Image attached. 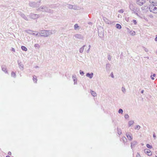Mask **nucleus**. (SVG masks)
<instances>
[{"label": "nucleus", "mask_w": 157, "mask_h": 157, "mask_svg": "<svg viewBox=\"0 0 157 157\" xmlns=\"http://www.w3.org/2000/svg\"><path fill=\"white\" fill-rule=\"evenodd\" d=\"M56 32L55 30H41L40 33L43 35H40L41 37H48L49 35L55 33Z\"/></svg>", "instance_id": "f257e3e1"}, {"label": "nucleus", "mask_w": 157, "mask_h": 157, "mask_svg": "<svg viewBox=\"0 0 157 157\" xmlns=\"http://www.w3.org/2000/svg\"><path fill=\"white\" fill-rule=\"evenodd\" d=\"M149 9L151 12L154 13H157V3L151 4L150 5Z\"/></svg>", "instance_id": "f03ea898"}, {"label": "nucleus", "mask_w": 157, "mask_h": 157, "mask_svg": "<svg viewBox=\"0 0 157 157\" xmlns=\"http://www.w3.org/2000/svg\"><path fill=\"white\" fill-rule=\"evenodd\" d=\"M37 11H41L43 12H50V10L49 8L46 6H41L37 9Z\"/></svg>", "instance_id": "7ed1b4c3"}, {"label": "nucleus", "mask_w": 157, "mask_h": 157, "mask_svg": "<svg viewBox=\"0 0 157 157\" xmlns=\"http://www.w3.org/2000/svg\"><path fill=\"white\" fill-rule=\"evenodd\" d=\"M29 17L31 19H35L38 18L40 16L38 14L31 13L29 15Z\"/></svg>", "instance_id": "20e7f679"}, {"label": "nucleus", "mask_w": 157, "mask_h": 157, "mask_svg": "<svg viewBox=\"0 0 157 157\" xmlns=\"http://www.w3.org/2000/svg\"><path fill=\"white\" fill-rule=\"evenodd\" d=\"M136 3L140 6H142L145 2V0H136Z\"/></svg>", "instance_id": "39448f33"}, {"label": "nucleus", "mask_w": 157, "mask_h": 157, "mask_svg": "<svg viewBox=\"0 0 157 157\" xmlns=\"http://www.w3.org/2000/svg\"><path fill=\"white\" fill-rule=\"evenodd\" d=\"M74 36L76 38L79 39H82L83 38V36L80 34H76L74 35Z\"/></svg>", "instance_id": "423d86ee"}, {"label": "nucleus", "mask_w": 157, "mask_h": 157, "mask_svg": "<svg viewBox=\"0 0 157 157\" xmlns=\"http://www.w3.org/2000/svg\"><path fill=\"white\" fill-rule=\"evenodd\" d=\"M29 5L33 7H35L37 6V3L34 2H31L29 3Z\"/></svg>", "instance_id": "0eeeda50"}, {"label": "nucleus", "mask_w": 157, "mask_h": 157, "mask_svg": "<svg viewBox=\"0 0 157 157\" xmlns=\"http://www.w3.org/2000/svg\"><path fill=\"white\" fill-rule=\"evenodd\" d=\"M144 152L148 156H150L152 154L151 151L147 149H146L144 150Z\"/></svg>", "instance_id": "6e6552de"}, {"label": "nucleus", "mask_w": 157, "mask_h": 157, "mask_svg": "<svg viewBox=\"0 0 157 157\" xmlns=\"http://www.w3.org/2000/svg\"><path fill=\"white\" fill-rule=\"evenodd\" d=\"M103 20L106 24H109L111 23V21L105 17H103Z\"/></svg>", "instance_id": "1a4fd4ad"}, {"label": "nucleus", "mask_w": 157, "mask_h": 157, "mask_svg": "<svg viewBox=\"0 0 157 157\" xmlns=\"http://www.w3.org/2000/svg\"><path fill=\"white\" fill-rule=\"evenodd\" d=\"M94 74L93 73H87L86 74V76L87 77H89L90 79L92 78Z\"/></svg>", "instance_id": "9d476101"}, {"label": "nucleus", "mask_w": 157, "mask_h": 157, "mask_svg": "<svg viewBox=\"0 0 157 157\" xmlns=\"http://www.w3.org/2000/svg\"><path fill=\"white\" fill-rule=\"evenodd\" d=\"M2 69L5 73H8V71L6 68V67L5 66H2Z\"/></svg>", "instance_id": "9b49d317"}, {"label": "nucleus", "mask_w": 157, "mask_h": 157, "mask_svg": "<svg viewBox=\"0 0 157 157\" xmlns=\"http://www.w3.org/2000/svg\"><path fill=\"white\" fill-rule=\"evenodd\" d=\"M110 66H111L110 65L109 63L107 64L106 65L105 67H106V69L107 71H109L110 70Z\"/></svg>", "instance_id": "f8f14e48"}, {"label": "nucleus", "mask_w": 157, "mask_h": 157, "mask_svg": "<svg viewBox=\"0 0 157 157\" xmlns=\"http://www.w3.org/2000/svg\"><path fill=\"white\" fill-rule=\"evenodd\" d=\"M137 144V142L136 141H134L131 143V147L132 148L133 147L135 146Z\"/></svg>", "instance_id": "ddd939ff"}, {"label": "nucleus", "mask_w": 157, "mask_h": 157, "mask_svg": "<svg viewBox=\"0 0 157 157\" xmlns=\"http://www.w3.org/2000/svg\"><path fill=\"white\" fill-rule=\"evenodd\" d=\"M72 9L76 10H80V8L77 6L73 5Z\"/></svg>", "instance_id": "4468645a"}, {"label": "nucleus", "mask_w": 157, "mask_h": 157, "mask_svg": "<svg viewBox=\"0 0 157 157\" xmlns=\"http://www.w3.org/2000/svg\"><path fill=\"white\" fill-rule=\"evenodd\" d=\"M21 17L24 19L26 21H28L29 20L26 16L23 13H21Z\"/></svg>", "instance_id": "2eb2a0df"}, {"label": "nucleus", "mask_w": 157, "mask_h": 157, "mask_svg": "<svg viewBox=\"0 0 157 157\" xmlns=\"http://www.w3.org/2000/svg\"><path fill=\"white\" fill-rule=\"evenodd\" d=\"M18 63L19 67L21 69L23 70L24 67L23 65L21 62L19 63L18 61Z\"/></svg>", "instance_id": "dca6fc26"}, {"label": "nucleus", "mask_w": 157, "mask_h": 157, "mask_svg": "<svg viewBox=\"0 0 157 157\" xmlns=\"http://www.w3.org/2000/svg\"><path fill=\"white\" fill-rule=\"evenodd\" d=\"M126 136L128 140H131L132 139V137L131 135L127 133Z\"/></svg>", "instance_id": "f3484780"}, {"label": "nucleus", "mask_w": 157, "mask_h": 157, "mask_svg": "<svg viewBox=\"0 0 157 157\" xmlns=\"http://www.w3.org/2000/svg\"><path fill=\"white\" fill-rule=\"evenodd\" d=\"M85 46L86 45H84L80 48L79 50V52L80 53H82L83 52L84 50V48Z\"/></svg>", "instance_id": "a211bd4d"}, {"label": "nucleus", "mask_w": 157, "mask_h": 157, "mask_svg": "<svg viewBox=\"0 0 157 157\" xmlns=\"http://www.w3.org/2000/svg\"><path fill=\"white\" fill-rule=\"evenodd\" d=\"M25 32L28 33H29L30 34H32V33L34 32L32 30H30L28 29V30H26L25 31Z\"/></svg>", "instance_id": "6ab92c4d"}, {"label": "nucleus", "mask_w": 157, "mask_h": 157, "mask_svg": "<svg viewBox=\"0 0 157 157\" xmlns=\"http://www.w3.org/2000/svg\"><path fill=\"white\" fill-rule=\"evenodd\" d=\"M79 27L77 24H75L74 25V29L75 30L79 29Z\"/></svg>", "instance_id": "aec40b11"}, {"label": "nucleus", "mask_w": 157, "mask_h": 157, "mask_svg": "<svg viewBox=\"0 0 157 157\" xmlns=\"http://www.w3.org/2000/svg\"><path fill=\"white\" fill-rule=\"evenodd\" d=\"M134 123V122L133 121H131L128 122V124L129 127L131 125H132Z\"/></svg>", "instance_id": "412c9836"}, {"label": "nucleus", "mask_w": 157, "mask_h": 157, "mask_svg": "<svg viewBox=\"0 0 157 157\" xmlns=\"http://www.w3.org/2000/svg\"><path fill=\"white\" fill-rule=\"evenodd\" d=\"M91 94H92V95L94 96V97H95L96 96L97 94H96V92H95L94 91H91Z\"/></svg>", "instance_id": "4be33fe9"}, {"label": "nucleus", "mask_w": 157, "mask_h": 157, "mask_svg": "<svg viewBox=\"0 0 157 157\" xmlns=\"http://www.w3.org/2000/svg\"><path fill=\"white\" fill-rule=\"evenodd\" d=\"M34 47L35 48H37L38 49H39L40 48V45L38 44H35L34 45Z\"/></svg>", "instance_id": "5701e85b"}, {"label": "nucleus", "mask_w": 157, "mask_h": 157, "mask_svg": "<svg viewBox=\"0 0 157 157\" xmlns=\"http://www.w3.org/2000/svg\"><path fill=\"white\" fill-rule=\"evenodd\" d=\"M116 27L118 29H120L121 28V26L119 24H117L116 25Z\"/></svg>", "instance_id": "b1692460"}, {"label": "nucleus", "mask_w": 157, "mask_h": 157, "mask_svg": "<svg viewBox=\"0 0 157 157\" xmlns=\"http://www.w3.org/2000/svg\"><path fill=\"white\" fill-rule=\"evenodd\" d=\"M21 48L23 50L25 51H26L27 50V48L24 46H22L21 47Z\"/></svg>", "instance_id": "393cba45"}, {"label": "nucleus", "mask_w": 157, "mask_h": 157, "mask_svg": "<svg viewBox=\"0 0 157 157\" xmlns=\"http://www.w3.org/2000/svg\"><path fill=\"white\" fill-rule=\"evenodd\" d=\"M123 142L124 143H126L127 141V139L125 137H123L122 138Z\"/></svg>", "instance_id": "a878e982"}, {"label": "nucleus", "mask_w": 157, "mask_h": 157, "mask_svg": "<svg viewBox=\"0 0 157 157\" xmlns=\"http://www.w3.org/2000/svg\"><path fill=\"white\" fill-rule=\"evenodd\" d=\"M11 75L14 78H15L16 75L15 73L13 71L11 73Z\"/></svg>", "instance_id": "bb28decb"}, {"label": "nucleus", "mask_w": 157, "mask_h": 157, "mask_svg": "<svg viewBox=\"0 0 157 157\" xmlns=\"http://www.w3.org/2000/svg\"><path fill=\"white\" fill-rule=\"evenodd\" d=\"M130 33L132 36H135L136 35V33L134 31H132Z\"/></svg>", "instance_id": "cd10ccee"}, {"label": "nucleus", "mask_w": 157, "mask_h": 157, "mask_svg": "<svg viewBox=\"0 0 157 157\" xmlns=\"http://www.w3.org/2000/svg\"><path fill=\"white\" fill-rule=\"evenodd\" d=\"M146 146L148 148H152V146L150 145L149 144H147L146 145Z\"/></svg>", "instance_id": "c85d7f7f"}, {"label": "nucleus", "mask_w": 157, "mask_h": 157, "mask_svg": "<svg viewBox=\"0 0 157 157\" xmlns=\"http://www.w3.org/2000/svg\"><path fill=\"white\" fill-rule=\"evenodd\" d=\"M123 110H122V109H119V110H118V113H119L122 114L123 113Z\"/></svg>", "instance_id": "c756f323"}, {"label": "nucleus", "mask_w": 157, "mask_h": 157, "mask_svg": "<svg viewBox=\"0 0 157 157\" xmlns=\"http://www.w3.org/2000/svg\"><path fill=\"white\" fill-rule=\"evenodd\" d=\"M118 133L119 135H120L121 134V132L120 129L117 128Z\"/></svg>", "instance_id": "7c9ffc66"}, {"label": "nucleus", "mask_w": 157, "mask_h": 157, "mask_svg": "<svg viewBox=\"0 0 157 157\" xmlns=\"http://www.w3.org/2000/svg\"><path fill=\"white\" fill-rule=\"evenodd\" d=\"M67 7H68L69 9H72V8H73V5H70V4H69V5H68Z\"/></svg>", "instance_id": "2f4dec72"}, {"label": "nucleus", "mask_w": 157, "mask_h": 157, "mask_svg": "<svg viewBox=\"0 0 157 157\" xmlns=\"http://www.w3.org/2000/svg\"><path fill=\"white\" fill-rule=\"evenodd\" d=\"M122 91L124 93H125L126 92V89L124 87H122Z\"/></svg>", "instance_id": "473e14b6"}, {"label": "nucleus", "mask_w": 157, "mask_h": 157, "mask_svg": "<svg viewBox=\"0 0 157 157\" xmlns=\"http://www.w3.org/2000/svg\"><path fill=\"white\" fill-rule=\"evenodd\" d=\"M124 117L125 119H128L129 117L128 115L127 114H125L124 115Z\"/></svg>", "instance_id": "72a5a7b5"}, {"label": "nucleus", "mask_w": 157, "mask_h": 157, "mask_svg": "<svg viewBox=\"0 0 157 157\" xmlns=\"http://www.w3.org/2000/svg\"><path fill=\"white\" fill-rule=\"evenodd\" d=\"M108 59L109 61L111 60V57L110 55H109L108 56Z\"/></svg>", "instance_id": "f704fd0d"}, {"label": "nucleus", "mask_w": 157, "mask_h": 157, "mask_svg": "<svg viewBox=\"0 0 157 157\" xmlns=\"http://www.w3.org/2000/svg\"><path fill=\"white\" fill-rule=\"evenodd\" d=\"M33 80L34 82H35L36 83L37 79L36 77L35 78L34 77H33Z\"/></svg>", "instance_id": "c9c22d12"}, {"label": "nucleus", "mask_w": 157, "mask_h": 157, "mask_svg": "<svg viewBox=\"0 0 157 157\" xmlns=\"http://www.w3.org/2000/svg\"><path fill=\"white\" fill-rule=\"evenodd\" d=\"M127 31L129 33H131V32H132V31H131L130 29L128 28H127Z\"/></svg>", "instance_id": "e433bc0d"}, {"label": "nucleus", "mask_w": 157, "mask_h": 157, "mask_svg": "<svg viewBox=\"0 0 157 157\" xmlns=\"http://www.w3.org/2000/svg\"><path fill=\"white\" fill-rule=\"evenodd\" d=\"M118 12L120 13H122L124 12V10L123 9H121L118 11Z\"/></svg>", "instance_id": "4c0bfd02"}, {"label": "nucleus", "mask_w": 157, "mask_h": 157, "mask_svg": "<svg viewBox=\"0 0 157 157\" xmlns=\"http://www.w3.org/2000/svg\"><path fill=\"white\" fill-rule=\"evenodd\" d=\"M80 74L82 75H83L84 74V72L82 71H81V70H80Z\"/></svg>", "instance_id": "58836bf2"}, {"label": "nucleus", "mask_w": 157, "mask_h": 157, "mask_svg": "<svg viewBox=\"0 0 157 157\" xmlns=\"http://www.w3.org/2000/svg\"><path fill=\"white\" fill-rule=\"evenodd\" d=\"M72 78H73V80L74 79H75L76 78V76L75 75H72Z\"/></svg>", "instance_id": "ea45409f"}, {"label": "nucleus", "mask_w": 157, "mask_h": 157, "mask_svg": "<svg viewBox=\"0 0 157 157\" xmlns=\"http://www.w3.org/2000/svg\"><path fill=\"white\" fill-rule=\"evenodd\" d=\"M153 136L154 139L155 140V139L156 138V135L155 134V133L153 134Z\"/></svg>", "instance_id": "a19ab883"}, {"label": "nucleus", "mask_w": 157, "mask_h": 157, "mask_svg": "<svg viewBox=\"0 0 157 157\" xmlns=\"http://www.w3.org/2000/svg\"><path fill=\"white\" fill-rule=\"evenodd\" d=\"M133 22L134 23V24L136 25L137 22H136V20H133Z\"/></svg>", "instance_id": "79ce46f5"}, {"label": "nucleus", "mask_w": 157, "mask_h": 157, "mask_svg": "<svg viewBox=\"0 0 157 157\" xmlns=\"http://www.w3.org/2000/svg\"><path fill=\"white\" fill-rule=\"evenodd\" d=\"M140 128V126L139 125H137L136 129H139Z\"/></svg>", "instance_id": "37998d69"}, {"label": "nucleus", "mask_w": 157, "mask_h": 157, "mask_svg": "<svg viewBox=\"0 0 157 157\" xmlns=\"http://www.w3.org/2000/svg\"><path fill=\"white\" fill-rule=\"evenodd\" d=\"M136 157H140V156L139 153H137Z\"/></svg>", "instance_id": "c03bdc74"}, {"label": "nucleus", "mask_w": 157, "mask_h": 157, "mask_svg": "<svg viewBox=\"0 0 157 157\" xmlns=\"http://www.w3.org/2000/svg\"><path fill=\"white\" fill-rule=\"evenodd\" d=\"M143 7H142V9L144 10V9H147V8H148V6H145V7H144V9H143Z\"/></svg>", "instance_id": "a18cd8bd"}, {"label": "nucleus", "mask_w": 157, "mask_h": 157, "mask_svg": "<svg viewBox=\"0 0 157 157\" xmlns=\"http://www.w3.org/2000/svg\"><path fill=\"white\" fill-rule=\"evenodd\" d=\"M40 34H39L38 33H36V36H37L38 37H39V36H40Z\"/></svg>", "instance_id": "49530a36"}, {"label": "nucleus", "mask_w": 157, "mask_h": 157, "mask_svg": "<svg viewBox=\"0 0 157 157\" xmlns=\"http://www.w3.org/2000/svg\"><path fill=\"white\" fill-rule=\"evenodd\" d=\"M73 80L74 82V83L75 84L76 83L77 81L75 80V79H74Z\"/></svg>", "instance_id": "de8ad7c7"}, {"label": "nucleus", "mask_w": 157, "mask_h": 157, "mask_svg": "<svg viewBox=\"0 0 157 157\" xmlns=\"http://www.w3.org/2000/svg\"><path fill=\"white\" fill-rule=\"evenodd\" d=\"M151 79H152V80H154V78L153 77H152V75H151V76H150Z\"/></svg>", "instance_id": "09e8293b"}, {"label": "nucleus", "mask_w": 157, "mask_h": 157, "mask_svg": "<svg viewBox=\"0 0 157 157\" xmlns=\"http://www.w3.org/2000/svg\"><path fill=\"white\" fill-rule=\"evenodd\" d=\"M155 41H157V35H156V37L155 39Z\"/></svg>", "instance_id": "8fccbe9b"}, {"label": "nucleus", "mask_w": 157, "mask_h": 157, "mask_svg": "<svg viewBox=\"0 0 157 157\" xmlns=\"http://www.w3.org/2000/svg\"><path fill=\"white\" fill-rule=\"evenodd\" d=\"M11 152L10 151H9L8 153V154L9 155H11Z\"/></svg>", "instance_id": "3c124183"}, {"label": "nucleus", "mask_w": 157, "mask_h": 157, "mask_svg": "<svg viewBox=\"0 0 157 157\" xmlns=\"http://www.w3.org/2000/svg\"><path fill=\"white\" fill-rule=\"evenodd\" d=\"M12 51H13V52H15V50L13 48H12Z\"/></svg>", "instance_id": "603ef678"}, {"label": "nucleus", "mask_w": 157, "mask_h": 157, "mask_svg": "<svg viewBox=\"0 0 157 157\" xmlns=\"http://www.w3.org/2000/svg\"><path fill=\"white\" fill-rule=\"evenodd\" d=\"M88 23L89 24L91 25H92V22H89Z\"/></svg>", "instance_id": "864d4df0"}, {"label": "nucleus", "mask_w": 157, "mask_h": 157, "mask_svg": "<svg viewBox=\"0 0 157 157\" xmlns=\"http://www.w3.org/2000/svg\"><path fill=\"white\" fill-rule=\"evenodd\" d=\"M144 91V90H142L141 91V93L142 94H143V93Z\"/></svg>", "instance_id": "5fc2aeb1"}, {"label": "nucleus", "mask_w": 157, "mask_h": 157, "mask_svg": "<svg viewBox=\"0 0 157 157\" xmlns=\"http://www.w3.org/2000/svg\"><path fill=\"white\" fill-rule=\"evenodd\" d=\"M33 35H36V34L34 33L33 32V33H32V34H31Z\"/></svg>", "instance_id": "6e6d98bb"}, {"label": "nucleus", "mask_w": 157, "mask_h": 157, "mask_svg": "<svg viewBox=\"0 0 157 157\" xmlns=\"http://www.w3.org/2000/svg\"><path fill=\"white\" fill-rule=\"evenodd\" d=\"M90 51V49L89 48V49L87 50V52L88 53Z\"/></svg>", "instance_id": "4d7b16f0"}, {"label": "nucleus", "mask_w": 157, "mask_h": 157, "mask_svg": "<svg viewBox=\"0 0 157 157\" xmlns=\"http://www.w3.org/2000/svg\"><path fill=\"white\" fill-rule=\"evenodd\" d=\"M155 74H153V76L155 77Z\"/></svg>", "instance_id": "13d9d810"}, {"label": "nucleus", "mask_w": 157, "mask_h": 157, "mask_svg": "<svg viewBox=\"0 0 157 157\" xmlns=\"http://www.w3.org/2000/svg\"><path fill=\"white\" fill-rule=\"evenodd\" d=\"M91 47V46L90 45H89V48L90 49V48Z\"/></svg>", "instance_id": "bf43d9fd"}, {"label": "nucleus", "mask_w": 157, "mask_h": 157, "mask_svg": "<svg viewBox=\"0 0 157 157\" xmlns=\"http://www.w3.org/2000/svg\"><path fill=\"white\" fill-rule=\"evenodd\" d=\"M38 66H36V67H35L36 68H38Z\"/></svg>", "instance_id": "052dcab7"}, {"label": "nucleus", "mask_w": 157, "mask_h": 157, "mask_svg": "<svg viewBox=\"0 0 157 157\" xmlns=\"http://www.w3.org/2000/svg\"><path fill=\"white\" fill-rule=\"evenodd\" d=\"M6 157H10L9 155H7L6 156Z\"/></svg>", "instance_id": "680f3d73"}, {"label": "nucleus", "mask_w": 157, "mask_h": 157, "mask_svg": "<svg viewBox=\"0 0 157 157\" xmlns=\"http://www.w3.org/2000/svg\"><path fill=\"white\" fill-rule=\"evenodd\" d=\"M112 78H113V77H114V76H113V75H112Z\"/></svg>", "instance_id": "e2e57ef3"}, {"label": "nucleus", "mask_w": 157, "mask_h": 157, "mask_svg": "<svg viewBox=\"0 0 157 157\" xmlns=\"http://www.w3.org/2000/svg\"><path fill=\"white\" fill-rule=\"evenodd\" d=\"M155 2H157V0H155Z\"/></svg>", "instance_id": "0e129e2a"}, {"label": "nucleus", "mask_w": 157, "mask_h": 157, "mask_svg": "<svg viewBox=\"0 0 157 157\" xmlns=\"http://www.w3.org/2000/svg\"><path fill=\"white\" fill-rule=\"evenodd\" d=\"M147 58L148 59H149V57H147Z\"/></svg>", "instance_id": "69168bd1"}, {"label": "nucleus", "mask_w": 157, "mask_h": 157, "mask_svg": "<svg viewBox=\"0 0 157 157\" xmlns=\"http://www.w3.org/2000/svg\"><path fill=\"white\" fill-rule=\"evenodd\" d=\"M40 1L39 2V3H40Z\"/></svg>", "instance_id": "338daca9"}, {"label": "nucleus", "mask_w": 157, "mask_h": 157, "mask_svg": "<svg viewBox=\"0 0 157 157\" xmlns=\"http://www.w3.org/2000/svg\"><path fill=\"white\" fill-rule=\"evenodd\" d=\"M155 157H157V156H155Z\"/></svg>", "instance_id": "774afa93"}]
</instances>
